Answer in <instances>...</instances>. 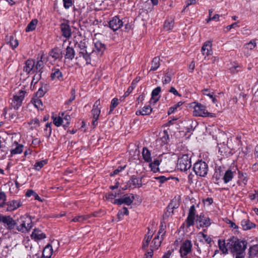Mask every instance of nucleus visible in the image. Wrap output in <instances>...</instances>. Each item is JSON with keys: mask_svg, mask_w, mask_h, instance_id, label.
<instances>
[{"mask_svg": "<svg viewBox=\"0 0 258 258\" xmlns=\"http://www.w3.org/2000/svg\"><path fill=\"white\" fill-rule=\"evenodd\" d=\"M196 214V208L194 205L191 206L189 210L188 216L186 219V226L189 228L194 225Z\"/></svg>", "mask_w": 258, "mask_h": 258, "instance_id": "nucleus-12", "label": "nucleus"}, {"mask_svg": "<svg viewBox=\"0 0 258 258\" xmlns=\"http://www.w3.org/2000/svg\"><path fill=\"white\" fill-rule=\"evenodd\" d=\"M105 47L100 41H97L94 43V48L92 50V57L94 58V54H96L97 56H101L103 53Z\"/></svg>", "mask_w": 258, "mask_h": 258, "instance_id": "nucleus-13", "label": "nucleus"}, {"mask_svg": "<svg viewBox=\"0 0 258 258\" xmlns=\"http://www.w3.org/2000/svg\"><path fill=\"white\" fill-rule=\"evenodd\" d=\"M64 113H61V116L59 113L58 117H52L53 118V122L56 126H59L61 124H63V120L62 119V116H63Z\"/></svg>", "mask_w": 258, "mask_h": 258, "instance_id": "nucleus-36", "label": "nucleus"}, {"mask_svg": "<svg viewBox=\"0 0 258 258\" xmlns=\"http://www.w3.org/2000/svg\"><path fill=\"white\" fill-rule=\"evenodd\" d=\"M165 226H164L163 224H161L160 225V228L157 235H159V236H160V235H161V238H162V236H164V235L165 233Z\"/></svg>", "mask_w": 258, "mask_h": 258, "instance_id": "nucleus-56", "label": "nucleus"}, {"mask_svg": "<svg viewBox=\"0 0 258 258\" xmlns=\"http://www.w3.org/2000/svg\"><path fill=\"white\" fill-rule=\"evenodd\" d=\"M52 80L62 81L63 80V75L59 69H53L50 76Z\"/></svg>", "mask_w": 258, "mask_h": 258, "instance_id": "nucleus-21", "label": "nucleus"}, {"mask_svg": "<svg viewBox=\"0 0 258 258\" xmlns=\"http://www.w3.org/2000/svg\"><path fill=\"white\" fill-rule=\"evenodd\" d=\"M9 43L12 49H15L18 45V41L14 39L12 36H10Z\"/></svg>", "mask_w": 258, "mask_h": 258, "instance_id": "nucleus-50", "label": "nucleus"}, {"mask_svg": "<svg viewBox=\"0 0 258 258\" xmlns=\"http://www.w3.org/2000/svg\"><path fill=\"white\" fill-rule=\"evenodd\" d=\"M227 245L232 253L242 254L247 247V242L245 241L240 240L237 237L232 236L227 240Z\"/></svg>", "mask_w": 258, "mask_h": 258, "instance_id": "nucleus-1", "label": "nucleus"}, {"mask_svg": "<svg viewBox=\"0 0 258 258\" xmlns=\"http://www.w3.org/2000/svg\"><path fill=\"white\" fill-rule=\"evenodd\" d=\"M21 222L17 226V229L21 232L29 231L33 227L32 219L30 216H24L20 217Z\"/></svg>", "mask_w": 258, "mask_h": 258, "instance_id": "nucleus-3", "label": "nucleus"}, {"mask_svg": "<svg viewBox=\"0 0 258 258\" xmlns=\"http://www.w3.org/2000/svg\"><path fill=\"white\" fill-rule=\"evenodd\" d=\"M161 239H160L159 235H156L154 238L152 242L151 247L152 248L151 250H152L153 251V249H157L161 244Z\"/></svg>", "mask_w": 258, "mask_h": 258, "instance_id": "nucleus-32", "label": "nucleus"}, {"mask_svg": "<svg viewBox=\"0 0 258 258\" xmlns=\"http://www.w3.org/2000/svg\"><path fill=\"white\" fill-rule=\"evenodd\" d=\"M90 217V216L89 215H79L75 217L73 219L72 221L76 222H83L84 221L87 220Z\"/></svg>", "mask_w": 258, "mask_h": 258, "instance_id": "nucleus-39", "label": "nucleus"}, {"mask_svg": "<svg viewBox=\"0 0 258 258\" xmlns=\"http://www.w3.org/2000/svg\"><path fill=\"white\" fill-rule=\"evenodd\" d=\"M23 146L22 145L15 143L11 150V153L12 155L21 154L23 152Z\"/></svg>", "mask_w": 258, "mask_h": 258, "instance_id": "nucleus-29", "label": "nucleus"}, {"mask_svg": "<svg viewBox=\"0 0 258 258\" xmlns=\"http://www.w3.org/2000/svg\"><path fill=\"white\" fill-rule=\"evenodd\" d=\"M190 157V155L188 154L179 157L176 165L177 169L185 171L189 169L191 166Z\"/></svg>", "mask_w": 258, "mask_h": 258, "instance_id": "nucleus-2", "label": "nucleus"}, {"mask_svg": "<svg viewBox=\"0 0 258 258\" xmlns=\"http://www.w3.org/2000/svg\"><path fill=\"white\" fill-rule=\"evenodd\" d=\"M26 93L25 91L20 90L14 95L11 102V105L15 109H18L21 106Z\"/></svg>", "mask_w": 258, "mask_h": 258, "instance_id": "nucleus-5", "label": "nucleus"}, {"mask_svg": "<svg viewBox=\"0 0 258 258\" xmlns=\"http://www.w3.org/2000/svg\"><path fill=\"white\" fill-rule=\"evenodd\" d=\"M44 67V63L41 60H39L35 62L34 60V72L36 73L41 74L42 69Z\"/></svg>", "mask_w": 258, "mask_h": 258, "instance_id": "nucleus-31", "label": "nucleus"}, {"mask_svg": "<svg viewBox=\"0 0 258 258\" xmlns=\"http://www.w3.org/2000/svg\"><path fill=\"white\" fill-rule=\"evenodd\" d=\"M174 26V21L172 19H168L164 22V28L166 31L171 30Z\"/></svg>", "mask_w": 258, "mask_h": 258, "instance_id": "nucleus-37", "label": "nucleus"}, {"mask_svg": "<svg viewBox=\"0 0 258 258\" xmlns=\"http://www.w3.org/2000/svg\"><path fill=\"white\" fill-rule=\"evenodd\" d=\"M134 81L133 82H132V86L129 87L127 90L124 93V96L126 97V96H127L128 95H129V94L132 92V91L133 90L134 88V86H133L135 84H134Z\"/></svg>", "mask_w": 258, "mask_h": 258, "instance_id": "nucleus-63", "label": "nucleus"}, {"mask_svg": "<svg viewBox=\"0 0 258 258\" xmlns=\"http://www.w3.org/2000/svg\"><path fill=\"white\" fill-rule=\"evenodd\" d=\"M45 90H43V88H40L38 91L36 92V96L38 97H42L45 93Z\"/></svg>", "mask_w": 258, "mask_h": 258, "instance_id": "nucleus-60", "label": "nucleus"}, {"mask_svg": "<svg viewBox=\"0 0 258 258\" xmlns=\"http://www.w3.org/2000/svg\"><path fill=\"white\" fill-rule=\"evenodd\" d=\"M239 177L240 179L241 182L244 185H246L247 182V181H248V179H247V176H246V174H245V173L244 174L243 173H240L239 175Z\"/></svg>", "mask_w": 258, "mask_h": 258, "instance_id": "nucleus-51", "label": "nucleus"}, {"mask_svg": "<svg viewBox=\"0 0 258 258\" xmlns=\"http://www.w3.org/2000/svg\"><path fill=\"white\" fill-rule=\"evenodd\" d=\"M218 246L220 250L223 254H227L229 248L227 245V242L225 240L219 239L218 241Z\"/></svg>", "mask_w": 258, "mask_h": 258, "instance_id": "nucleus-27", "label": "nucleus"}, {"mask_svg": "<svg viewBox=\"0 0 258 258\" xmlns=\"http://www.w3.org/2000/svg\"><path fill=\"white\" fill-rule=\"evenodd\" d=\"M192 244L189 240H185L181 244L179 252L181 257H185L191 252Z\"/></svg>", "mask_w": 258, "mask_h": 258, "instance_id": "nucleus-7", "label": "nucleus"}, {"mask_svg": "<svg viewBox=\"0 0 258 258\" xmlns=\"http://www.w3.org/2000/svg\"><path fill=\"white\" fill-rule=\"evenodd\" d=\"M47 164L46 160H41L37 162L34 165V168L37 171H39L42 167Z\"/></svg>", "mask_w": 258, "mask_h": 258, "instance_id": "nucleus-42", "label": "nucleus"}, {"mask_svg": "<svg viewBox=\"0 0 258 258\" xmlns=\"http://www.w3.org/2000/svg\"><path fill=\"white\" fill-rule=\"evenodd\" d=\"M80 50L79 52V56L76 57V59L83 57L85 60L86 64L90 63V58L89 56V53L87 51L86 47L84 44H79Z\"/></svg>", "mask_w": 258, "mask_h": 258, "instance_id": "nucleus-15", "label": "nucleus"}, {"mask_svg": "<svg viewBox=\"0 0 258 258\" xmlns=\"http://www.w3.org/2000/svg\"><path fill=\"white\" fill-rule=\"evenodd\" d=\"M182 104L183 102L180 101L178 102L173 106L170 107L168 111V114H170L174 113L175 111L177 110V108L179 107Z\"/></svg>", "mask_w": 258, "mask_h": 258, "instance_id": "nucleus-43", "label": "nucleus"}, {"mask_svg": "<svg viewBox=\"0 0 258 258\" xmlns=\"http://www.w3.org/2000/svg\"><path fill=\"white\" fill-rule=\"evenodd\" d=\"M118 99L116 98H114L111 100L109 113L113 110L114 108H115L118 105Z\"/></svg>", "mask_w": 258, "mask_h": 258, "instance_id": "nucleus-48", "label": "nucleus"}, {"mask_svg": "<svg viewBox=\"0 0 258 258\" xmlns=\"http://www.w3.org/2000/svg\"><path fill=\"white\" fill-rule=\"evenodd\" d=\"M50 56H51L54 59H57L60 57H62V54L60 53L59 50L57 49H52L49 53Z\"/></svg>", "mask_w": 258, "mask_h": 258, "instance_id": "nucleus-40", "label": "nucleus"}, {"mask_svg": "<svg viewBox=\"0 0 258 258\" xmlns=\"http://www.w3.org/2000/svg\"><path fill=\"white\" fill-rule=\"evenodd\" d=\"M171 79V77L168 75H165L162 80L163 84H167L170 82Z\"/></svg>", "mask_w": 258, "mask_h": 258, "instance_id": "nucleus-64", "label": "nucleus"}, {"mask_svg": "<svg viewBox=\"0 0 258 258\" xmlns=\"http://www.w3.org/2000/svg\"><path fill=\"white\" fill-rule=\"evenodd\" d=\"M241 226L244 230H246L253 227L255 225L248 219H243L241 222Z\"/></svg>", "mask_w": 258, "mask_h": 258, "instance_id": "nucleus-33", "label": "nucleus"}, {"mask_svg": "<svg viewBox=\"0 0 258 258\" xmlns=\"http://www.w3.org/2000/svg\"><path fill=\"white\" fill-rule=\"evenodd\" d=\"M116 197V193H111L108 194L107 196H106V199L110 201L111 203L112 201H114V200H116V199H115V198Z\"/></svg>", "mask_w": 258, "mask_h": 258, "instance_id": "nucleus-59", "label": "nucleus"}, {"mask_svg": "<svg viewBox=\"0 0 258 258\" xmlns=\"http://www.w3.org/2000/svg\"><path fill=\"white\" fill-rule=\"evenodd\" d=\"M160 66V58L158 57H155L153 58L151 67L150 71H155L158 69Z\"/></svg>", "mask_w": 258, "mask_h": 258, "instance_id": "nucleus-35", "label": "nucleus"}, {"mask_svg": "<svg viewBox=\"0 0 258 258\" xmlns=\"http://www.w3.org/2000/svg\"><path fill=\"white\" fill-rule=\"evenodd\" d=\"M256 45V43L254 41H250V42L246 44L245 47L246 48L248 49H253Z\"/></svg>", "mask_w": 258, "mask_h": 258, "instance_id": "nucleus-61", "label": "nucleus"}, {"mask_svg": "<svg viewBox=\"0 0 258 258\" xmlns=\"http://www.w3.org/2000/svg\"><path fill=\"white\" fill-rule=\"evenodd\" d=\"M123 22L118 16L113 17L108 22L109 28L115 31L120 29L123 26Z\"/></svg>", "mask_w": 258, "mask_h": 258, "instance_id": "nucleus-11", "label": "nucleus"}, {"mask_svg": "<svg viewBox=\"0 0 258 258\" xmlns=\"http://www.w3.org/2000/svg\"><path fill=\"white\" fill-rule=\"evenodd\" d=\"M134 196L133 194L124 195L122 198L112 201V203L118 205L125 204L126 205H131L134 201Z\"/></svg>", "mask_w": 258, "mask_h": 258, "instance_id": "nucleus-9", "label": "nucleus"}, {"mask_svg": "<svg viewBox=\"0 0 258 258\" xmlns=\"http://www.w3.org/2000/svg\"><path fill=\"white\" fill-rule=\"evenodd\" d=\"M23 71L27 74L31 73H34V60L32 59L27 60L23 68Z\"/></svg>", "mask_w": 258, "mask_h": 258, "instance_id": "nucleus-17", "label": "nucleus"}, {"mask_svg": "<svg viewBox=\"0 0 258 258\" xmlns=\"http://www.w3.org/2000/svg\"><path fill=\"white\" fill-rule=\"evenodd\" d=\"M150 163V167L151 169V170L154 172H157L159 171V165H160V161L158 159H154L153 162H151Z\"/></svg>", "mask_w": 258, "mask_h": 258, "instance_id": "nucleus-34", "label": "nucleus"}, {"mask_svg": "<svg viewBox=\"0 0 258 258\" xmlns=\"http://www.w3.org/2000/svg\"><path fill=\"white\" fill-rule=\"evenodd\" d=\"M197 238L199 241L203 243H207L210 244L212 242V239L211 237L207 234L200 232L197 234Z\"/></svg>", "mask_w": 258, "mask_h": 258, "instance_id": "nucleus-26", "label": "nucleus"}, {"mask_svg": "<svg viewBox=\"0 0 258 258\" xmlns=\"http://www.w3.org/2000/svg\"><path fill=\"white\" fill-rule=\"evenodd\" d=\"M128 214V211L127 208L123 207L120 211H119L117 214L118 218L120 220L122 219V217L125 215Z\"/></svg>", "mask_w": 258, "mask_h": 258, "instance_id": "nucleus-46", "label": "nucleus"}, {"mask_svg": "<svg viewBox=\"0 0 258 258\" xmlns=\"http://www.w3.org/2000/svg\"><path fill=\"white\" fill-rule=\"evenodd\" d=\"M235 172L232 171L231 169H228L223 174L222 179L225 183H227L231 181L235 175Z\"/></svg>", "mask_w": 258, "mask_h": 258, "instance_id": "nucleus-24", "label": "nucleus"}, {"mask_svg": "<svg viewBox=\"0 0 258 258\" xmlns=\"http://www.w3.org/2000/svg\"><path fill=\"white\" fill-rule=\"evenodd\" d=\"M0 223L4 224V226L8 230L14 229L16 222L10 216L0 215Z\"/></svg>", "mask_w": 258, "mask_h": 258, "instance_id": "nucleus-8", "label": "nucleus"}, {"mask_svg": "<svg viewBox=\"0 0 258 258\" xmlns=\"http://www.w3.org/2000/svg\"><path fill=\"white\" fill-rule=\"evenodd\" d=\"M202 53L203 55L208 56L212 54V43L210 41H206L204 43L202 47Z\"/></svg>", "mask_w": 258, "mask_h": 258, "instance_id": "nucleus-20", "label": "nucleus"}, {"mask_svg": "<svg viewBox=\"0 0 258 258\" xmlns=\"http://www.w3.org/2000/svg\"><path fill=\"white\" fill-rule=\"evenodd\" d=\"M142 156L145 162L149 163L152 161L150 151L147 148L143 149Z\"/></svg>", "mask_w": 258, "mask_h": 258, "instance_id": "nucleus-30", "label": "nucleus"}, {"mask_svg": "<svg viewBox=\"0 0 258 258\" xmlns=\"http://www.w3.org/2000/svg\"><path fill=\"white\" fill-rule=\"evenodd\" d=\"M62 36L67 39L70 38L72 36V31L68 21L62 23L60 25Z\"/></svg>", "mask_w": 258, "mask_h": 258, "instance_id": "nucleus-14", "label": "nucleus"}, {"mask_svg": "<svg viewBox=\"0 0 258 258\" xmlns=\"http://www.w3.org/2000/svg\"><path fill=\"white\" fill-rule=\"evenodd\" d=\"M197 222L199 223L200 227H209L210 224V220L209 218H206L201 215L197 217Z\"/></svg>", "mask_w": 258, "mask_h": 258, "instance_id": "nucleus-22", "label": "nucleus"}, {"mask_svg": "<svg viewBox=\"0 0 258 258\" xmlns=\"http://www.w3.org/2000/svg\"><path fill=\"white\" fill-rule=\"evenodd\" d=\"M161 139L163 143H166L167 142L168 140H169V136L166 131H164L163 132Z\"/></svg>", "mask_w": 258, "mask_h": 258, "instance_id": "nucleus-57", "label": "nucleus"}, {"mask_svg": "<svg viewBox=\"0 0 258 258\" xmlns=\"http://www.w3.org/2000/svg\"><path fill=\"white\" fill-rule=\"evenodd\" d=\"M7 196L4 191L0 192V207H3L6 203Z\"/></svg>", "mask_w": 258, "mask_h": 258, "instance_id": "nucleus-49", "label": "nucleus"}, {"mask_svg": "<svg viewBox=\"0 0 258 258\" xmlns=\"http://www.w3.org/2000/svg\"><path fill=\"white\" fill-rule=\"evenodd\" d=\"M38 21L36 19H33L27 25V27L26 28V32H30L31 31L34 30L36 26V25L37 24Z\"/></svg>", "mask_w": 258, "mask_h": 258, "instance_id": "nucleus-38", "label": "nucleus"}, {"mask_svg": "<svg viewBox=\"0 0 258 258\" xmlns=\"http://www.w3.org/2000/svg\"><path fill=\"white\" fill-rule=\"evenodd\" d=\"M249 254L251 256H254L258 253V245H254L249 249Z\"/></svg>", "mask_w": 258, "mask_h": 258, "instance_id": "nucleus-44", "label": "nucleus"}, {"mask_svg": "<svg viewBox=\"0 0 258 258\" xmlns=\"http://www.w3.org/2000/svg\"><path fill=\"white\" fill-rule=\"evenodd\" d=\"M142 110L144 113V114L148 115L151 112L152 109L151 108V106L150 105H147L144 106Z\"/></svg>", "mask_w": 258, "mask_h": 258, "instance_id": "nucleus-53", "label": "nucleus"}, {"mask_svg": "<svg viewBox=\"0 0 258 258\" xmlns=\"http://www.w3.org/2000/svg\"><path fill=\"white\" fill-rule=\"evenodd\" d=\"M34 105L38 109H42V102L41 99L39 98H36L33 100V102Z\"/></svg>", "mask_w": 258, "mask_h": 258, "instance_id": "nucleus-47", "label": "nucleus"}, {"mask_svg": "<svg viewBox=\"0 0 258 258\" xmlns=\"http://www.w3.org/2000/svg\"><path fill=\"white\" fill-rule=\"evenodd\" d=\"M31 237L36 241L42 240L46 238V235L41 230L38 229H34L32 234Z\"/></svg>", "mask_w": 258, "mask_h": 258, "instance_id": "nucleus-18", "label": "nucleus"}, {"mask_svg": "<svg viewBox=\"0 0 258 258\" xmlns=\"http://www.w3.org/2000/svg\"><path fill=\"white\" fill-rule=\"evenodd\" d=\"M40 78L41 74L39 73H36L33 77V80L32 81V84H36L38 82V81L40 79Z\"/></svg>", "mask_w": 258, "mask_h": 258, "instance_id": "nucleus-55", "label": "nucleus"}, {"mask_svg": "<svg viewBox=\"0 0 258 258\" xmlns=\"http://www.w3.org/2000/svg\"><path fill=\"white\" fill-rule=\"evenodd\" d=\"M125 167H126V165L118 167L117 168H116V169H115L113 171V173H111V175H116V174H118L120 171L123 170L125 168Z\"/></svg>", "mask_w": 258, "mask_h": 258, "instance_id": "nucleus-58", "label": "nucleus"}, {"mask_svg": "<svg viewBox=\"0 0 258 258\" xmlns=\"http://www.w3.org/2000/svg\"><path fill=\"white\" fill-rule=\"evenodd\" d=\"M62 119L63 120V126L66 128L70 124L69 120L71 119V117L69 115H66Z\"/></svg>", "mask_w": 258, "mask_h": 258, "instance_id": "nucleus-52", "label": "nucleus"}, {"mask_svg": "<svg viewBox=\"0 0 258 258\" xmlns=\"http://www.w3.org/2000/svg\"><path fill=\"white\" fill-rule=\"evenodd\" d=\"M203 94L204 95L209 96L210 98H213V96L214 95L213 92H211L210 90L208 89H205L202 90Z\"/></svg>", "mask_w": 258, "mask_h": 258, "instance_id": "nucleus-54", "label": "nucleus"}, {"mask_svg": "<svg viewBox=\"0 0 258 258\" xmlns=\"http://www.w3.org/2000/svg\"><path fill=\"white\" fill-rule=\"evenodd\" d=\"M194 114L195 116L202 117H213L214 116L213 113L208 112L205 106L200 103H197L194 106Z\"/></svg>", "mask_w": 258, "mask_h": 258, "instance_id": "nucleus-6", "label": "nucleus"}, {"mask_svg": "<svg viewBox=\"0 0 258 258\" xmlns=\"http://www.w3.org/2000/svg\"><path fill=\"white\" fill-rule=\"evenodd\" d=\"M64 55L65 59H68L72 60L75 57V51L73 47L68 46L66 49Z\"/></svg>", "mask_w": 258, "mask_h": 258, "instance_id": "nucleus-25", "label": "nucleus"}, {"mask_svg": "<svg viewBox=\"0 0 258 258\" xmlns=\"http://www.w3.org/2000/svg\"><path fill=\"white\" fill-rule=\"evenodd\" d=\"M161 91L160 87H157L154 89L152 92V98L151 101H153L154 103H156L159 99V97H157Z\"/></svg>", "mask_w": 258, "mask_h": 258, "instance_id": "nucleus-28", "label": "nucleus"}, {"mask_svg": "<svg viewBox=\"0 0 258 258\" xmlns=\"http://www.w3.org/2000/svg\"><path fill=\"white\" fill-rule=\"evenodd\" d=\"M152 235L149 234V233H148L147 235H146L144 240L143 242L142 248L144 250H146V248L148 247L150 241L152 238Z\"/></svg>", "mask_w": 258, "mask_h": 258, "instance_id": "nucleus-41", "label": "nucleus"}, {"mask_svg": "<svg viewBox=\"0 0 258 258\" xmlns=\"http://www.w3.org/2000/svg\"><path fill=\"white\" fill-rule=\"evenodd\" d=\"M221 138L225 139V141H223L222 143L221 141L218 140V147L219 148V151L221 153V154L223 156H226L227 153H229V148L227 146L228 143L227 138L226 135L224 134H221Z\"/></svg>", "mask_w": 258, "mask_h": 258, "instance_id": "nucleus-10", "label": "nucleus"}, {"mask_svg": "<svg viewBox=\"0 0 258 258\" xmlns=\"http://www.w3.org/2000/svg\"><path fill=\"white\" fill-rule=\"evenodd\" d=\"M127 184L131 188L140 187L142 186V179L135 176H133Z\"/></svg>", "mask_w": 258, "mask_h": 258, "instance_id": "nucleus-19", "label": "nucleus"}, {"mask_svg": "<svg viewBox=\"0 0 258 258\" xmlns=\"http://www.w3.org/2000/svg\"><path fill=\"white\" fill-rule=\"evenodd\" d=\"M193 169L197 175L205 177L208 172V165L205 162L199 161L194 164Z\"/></svg>", "mask_w": 258, "mask_h": 258, "instance_id": "nucleus-4", "label": "nucleus"}, {"mask_svg": "<svg viewBox=\"0 0 258 258\" xmlns=\"http://www.w3.org/2000/svg\"><path fill=\"white\" fill-rule=\"evenodd\" d=\"M63 6L65 9H69L74 4V0H62Z\"/></svg>", "mask_w": 258, "mask_h": 258, "instance_id": "nucleus-45", "label": "nucleus"}, {"mask_svg": "<svg viewBox=\"0 0 258 258\" xmlns=\"http://www.w3.org/2000/svg\"><path fill=\"white\" fill-rule=\"evenodd\" d=\"M7 206V211L12 212L16 210L22 205V202L20 200H12L6 204Z\"/></svg>", "mask_w": 258, "mask_h": 258, "instance_id": "nucleus-16", "label": "nucleus"}, {"mask_svg": "<svg viewBox=\"0 0 258 258\" xmlns=\"http://www.w3.org/2000/svg\"><path fill=\"white\" fill-rule=\"evenodd\" d=\"M100 105V100L98 99L95 102L91 110L92 114L94 118H98L101 112L100 108L98 107Z\"/></svg>", "mask_w": 258, "mask_h": 258, "instance_id": "nucleus-23", "label": "nucleus"}, {"mask_svg": "<svg viewBox=\"0 0 258 258\" xmlns=\"http://www.w3.org/2000/svg\"><path fill=\"white\" fill-rule=\"evenodd\" d=\"M249 197L251 200H257L258 201V191H254V194H250Z\"/></svg>", "mask_w": 258, "mask_h": 258, "instance_id": "nucleus-62", "label": "nucleus"}]
</instances>
